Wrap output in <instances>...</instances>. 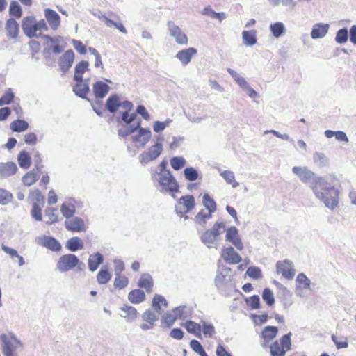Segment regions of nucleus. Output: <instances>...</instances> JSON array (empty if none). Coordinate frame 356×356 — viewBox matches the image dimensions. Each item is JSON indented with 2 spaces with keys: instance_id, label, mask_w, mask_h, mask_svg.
I'll list each match as a JSON object with an SVG mask.
<instances>
[{
  "instance_id": "obj_1",
  "label": "nucleus",
  "mask_w": 356,
  "mask_h": 356,
  "mask_svg": "<svg viewBox=\"0 0 356 356\" xmlns=\"http://www.w3.org/2000/svg\"><path fill=\"white\" fill-rule=\"evenodd\" d=\"M309 187L312 189L316 197L322 201L326 207L333 210L338 206L339 191L329 184L325 179H316L309 185Z\"/></svg>"
},
{
  "instance_id": "obj_2",
  "label": "nucleus",
  "mask_w": 356,
  "mask_h": 356,
  "mask_svg": "<svg viewBox=\"0 0 356 356\" xmlns=\"http://www.w3.org/2000/svg\"><path fill=\"white\" fill-rule=\"evenodd\" d=\"M22 30L29 38H41L44 42V20L38 22L34 17H26L22 20Z\"/></svg>"
},
{
  "instance_id": "obj_3",
  "label": "nucleus",
  "mask_w": 356,
  "mask_h": 356,
  "mask_svg": "<svg viewBox=\"0 0 356 356\" xmlns=\"http://www.w3.org/2000/svg\"><path fill=\"white\" fill-rule=\"evenodd\" d=\"M225 224L223 222H216L213 226L207 230L202 236V242L209 248H213V244L218 240L219 236L224 232Z\"/></svg>"
},
{
  "instance_id": "obj_4",
  "label": "nucleus",
  "mask_w": 356,
  "mask_h": 356,
  "mask_svg": "<svg viewBox=\"0 0 356 356\" xmlns=\"http://www.w3.org/2000/svg\"><path fill=\"white\" fill-rule=\"evenodd\" d=\"M1 339L3 343V355H15L17 350L22 347L21 341L13 334H2Z\"/></svg>"
},
{
  "instance_id": "obj_5",
  "label": "nucleus",
  "mask_w": 356,
  "mask_h": 356,
  "mask_svg": "<svg viewBox=\"0 0 356 356\" xmlns=\"http://www.w3.org/2000/svg\"><path fill=\"white\" fill-rule=\"evenodd\" d=\"M157 175L156 179L162 188V191L172 193V196L175 197L173 193L179 191V185L175 178L172 176L171 172H163Z\"/></svg>"
},
{
  "instance_id": "obj_6",
  "label": "nucleus",
  "mask_w": 356,
  "mask_h": 356,
  "mask_svg": "<svg viewBox=\"0 0 356 356\" xmlns=\"http://www.w3.org/2000/svg\"><path fill=\"white\" fill-rule=\"evenodd\" d=\"M163 138L157 137V142L149 147L147 152H143L139 155V159L141 164L145 165L150 161L156 160L163 151V144L161 141Z\"/></svg>"
},
{
  "instance_id": "obj_7",
  "label": "nucleus",
  "mask_w": 356,
  "mask_h": 356,
  "mask_svg": "<svg viewBox=\"0 0 356 356\" xmlns=\"http://www.w3.org/2000/svg\"><path fill=\"white\" fill-rule=\"evenodd\" d=\"M167 26L169 35L175 39L178 44L186 45L188 44V37L173 21H168Z\"/></svg>"
},
{
  "instance_id": "obj_8",
  "label": "nucleus",
  "mask_w": 356,
  "mask_h": 356,
  "mask_svg": "<svg viewBox=\"0 0 356 356\" xmlns=\"http://www.w3.org/2000/svg\"><path fill=\"white\" fill-rule=\"evenodd\" d=\"M276 270L278 274H282L287 280H292L295 276L296 270L293 268V264L289 259L278 261L276 263Z\"/></svg>"
},
{
  "instance_id": "obj_9",
  "label": "nucleus",
  "mask_w": 356,
  "mask_h": 356,
  "mask_svg": "<svg viewBox=\"0 0 356 356\" xmlns=\"http://www.w3.org/2000/svg\"><path fill=\"white\" fill-rule=\"evenodd\" d=\"M79 261V260L75 254H65L60 257L57 268L60 272H66L74 268Z\"/></svg>"
},
{
  "instance_id": "obj_10",
  "label": "nucleus",
  "mask_w": 356,
  "mask_h": 356,
  "mask_svg": "<svg viewBox=\"0 0 356 356\" xmlns=\"http://www.w3.org/2000/svg\"><path fill=\"white\" fill-rule=\"evenodd\" d=\"M294 175L299 177L303 183H309V185L318 177H316L315 174L307 167L294 166L292 168Z\"/></svg>"
},
{
  "instance_id": "obj_11",
  "label": "nucleus",
  "mask_w": 356,
  "mask_h": 356,
  "mask_svg": "<svg viewBox=\"0 0 356 356\" xmlns=\"http://www.w3.org/2000/svg\"><path fill=\"white\" fill-rule=\"evenodd\" d=\"M195 207V198L193 195H188L182 196L176 206V211L177 213L182 215L184 213H188Z\"/></svg>"
},
{
  "instance_id": "obj_12",
  "label": "nucleus",
  "mask_w": 356,
  "mask_h": 356,
  "mask_svg": "<svg viewBox=\"0 0 356 356\" xmlns=\"http://www.w3.org/2000/svg\"><path fill=\"white\" fill-rule=\"evenodd\" d=\"M74 53L72 50L70 49L65 52L58 58V65L61 72L65 74L72 66L74 60Z\"/></svg>"
},
{
  "instance_id": "obj_13",
  "label": "nucleus",
  "mask_w": 356,
  "mask_h": 356,
  "mask_svg": "<svg viewBox=\"0 0 356 356\" xmlns=\"http://www.w3.org/2000/svg\"><path fill=\"white\" fill-rule=\"evenodd\" d=\"M76 83L73 87V92L75 95L82 99H87V95L90 92L89 81L90 79L75 81ZM88 101H90L88 99Z\"/></svg>"
},
{
  "instance_id": "obj_14",
  "label": "nucleus",
  "mask_w": 356,
  "mask_h": 356,
  "mask_svg": "<svg viewBox=\"0 0 356 356\" xmlns=\"http://www.w3.org/2000/svg\"><path fill=\"white\" fill-rule=\"evenodd\" d=\"M225 239L227 241L232 243L238 250H242L243 249V244L236 227H231L227 230Z\"/></svg>"
},
{
  "instance_id": "obj_15",
  "label": "nucleus",
  "mask_w": 356,
  "mask_h": 356,
  "mask_svg": "<svg viewBox=\"0 0 356 356\" xmlns=\"http://www.w3.org/2000/svg\"><path fill=\"white\" fill-rule=\"evenodd\" d=\"M222 257L225 261L229 264H236L241 262V257L234 250L232 247L222 249Z\"/></svg>"
},
{
  "instance_id": "obj_16",
  "label": "nucleus",
  "mask_w": 356,
  "mask_h": 356,
  "mask_svg": "<svg viewBox=\"0 0 356 356\" xmlns=\"http://www.w3.org/2000/svg\"><path fill=\"white\" fill-rule=\"evenodd\" d=\"M65 228L72 232H84L86 230L85 223L82 218L74 217L65 221Z\"/></svg>"
},
{
  "instance_id": "obj_17",
  "label": "nucleus",
  "mask_w": 356,
  "mask_h": 356,
  "mask_svg": "<svg viewBox=\"0 0 356 356\" xmlns=\"http://www.w3.org/2000/svg\"><path fill=\"white\" fill-rule=\"evenodd\" d=\"M138 131L137 135L132 136V140L138 143L140 147H144L151 138V131L148 128H141Z\"/></svg>"
},
{
  "instance_id": "obj_18",
  "label": "nucleus",
  "mask_w": 356,
  "mask_h": 356,
  "mask_svg": "<svg viewBox=\"0 0 356 356\" xmlns=\"http://www.w3.org/2000/svg\"><path fill=\"white\" fill-rule=\"evenodd\" d=\"M46 22L52 30L56 31L60 25V15L56 11L46 8Z\"/></svg>"
},
{
  "instance_id": "obj_19",
  "label": "nucleus",
  "mask_w": 356,
  "mask_h": 356,
  "mask_svg": "<svg viewBox=\"0 0 356 356\" xmlns=\"http://www.w3.org/2000/svg\"><path fill=\"white\" fill-rule=\"evenodd\" d=\"M197 51L193 47H189L178 51L175 57L179 59L184 65H188L193 57L197 54Z\"/></svg>"
},
{
  "instance_id": "obj_20",
  "label": "nucleus",
  "mask_w": 356,
  "mask_h": 356,
  "mask_svg": "<svg viewBox=\"0 0 356 356\" xmlns=\"http://www.w3.org/2000/svg\"><path fill=\"white\" fill-rule=\"evenodd\" d=\"M92 90L97 98L102 99L108 93L110 86L102 81H98L94 83Z\"/></svg>"
},
{
  "instance_id": "obj_21",
  "label": "nucleus",
  "mask_w": 356,
  "mask_h": 356,
  "mask_svg": "<svg viewBox=\"0 0 356 356\" xmlns=\"http://www.w3.org/2000/svg\"><path fill=\"white\" fill-rule=\"evenodd\" d=\"M17 171V167L13 162L0 163V178L12 176Z\"/></svg>"
},
{
  "instance_id": "obj_22",
  "label": "nucleus",
  "mask_w": 356,
  "mask_h": 356,
  "mask_svg": "<svg viewBox=\"0 0 356 356\" xmlns=\"http://www.w3.org/2000/svg\"><path fill=\"white\" fill-rule=\"evenodd\" d=\"M329 27L328 24H316L312 30L311 37L313 39L323 38L327 34Z\"/></svg>"
},
{
  "instance_id": "obj_23",
  "label": "nucleus",
  "mask_w": 356,
  "mask_h": 356,
  "mask_svg": "<svg viewBox=\"0 0 356 356\" xmlns=\"http://www.w3.org/2000/svg\"><path fill=\"white\" fill-rule=\"evenodd\" d=\"M6 30L9 38H15L19 33V24L13 18H10L6 22Z\"/></svg>"
},
{
  "instance_id": "obj_24",
  "label": "nucleus",
  "mask_w": 356,
  "mask_h": 356,
  "mask_svg": "<svg viewBox=\"0 0 356 356\" xmlns=\"http://www.w3.org/2000/svg\"><path fill=\"white\" fill-rule=\"evenodd\" d=\"M121 102L120 98L117 95H111L106 100L105 108L111 113L117 111L120 106Z\"/></svg>"
},
{
  "instance_id": "obj_25",
  "label": "nucleus",
  "mask_w": 356,
  "mask_h": 356,
  "mask_svg": "<svg viewBox=\"0 0 356 356\" xmlns=\"http://www.w3.org/2000/svg\"><path fill=\"white\" fill-rule=\"evenodd\" d=\"M89 67V63L86 60H82L78 63L74 67V81H81L83 79V74L88 71Z\"/></svg>"
},
{
  "instance_id": "obj_26",
  "label": "nucleus",
  "mask_w": 356,
  "mask_h": 356,
  "mask_svg": "<svg viewBox=\"0 0 356 356\" xmlns=\"http://www.w3.org/2000/svg\"><path fill=\"white\" fill-rule=\"evenodd\" d=\"M104 257L99 252L91 254L88 259V268L92 272L96 270L99 266L103 263Z\"/></svg>"
},
{
  "instance_id": "obj_27",
  "label": "nucleus",
  "mask_w": 356,
  "mask_h": 356,
  "mask_svg": "<svg viewBox=\"0 0 356 356\" xmlns=\"http://www.w3.org/2000/svg\"><path fill=\"white\" fill-rule=\"evenodd\" d=\"M138 286L143 288L147 293L151 292L153 286V280L152 276L148 273H144L141 275L138 280Z\"/></svg>"
},
{
  "instance_id": "obj_28",
  "label": "nucleus",
  "mask_w": 356,
  "mask_h": 356,
  "mask_svg": "<svg viewBox=\"0 0 356 356\" xmlns=\"http://www.w3.org/2000/svg\"><path fill=\"white\" fill-rule=\"evenodd\" d=\"M66 248L71 252H76L83 248V243L79 237L73 236L67 241Z\"/></svg>"
},
{
  "instance_id": "obj_29",
  "label": "nucleus",
  "mask_w": 356,
  "mask_h": 356,
  "mask_svg": "<svg viewBox=\"0 0 356 356\" xmlns=\"http://www.w3.org/2000/svg\"><path fill=\"white\" fill-rule=\"evenodd\" d=\"M145 298V294L143 290L134 289L128 294L129 300L134 304L142 302Z\"/></svg>"
},
{
  "instance_id": "obj_30",
  "label": "nucleus",
  "mask_w": 356,
  "mask_h": 356,
  "mask_svg": "<svg viewBox=\"0 0 356 356\" xmlns=\"http://www.w3.org/2000/svg\"><path fill=\"white\" fill-rule=\"evenodd\" d=\"M242 39L243 43L247 46H253L257 43L256 31H243L242 32Z\"/></svg>"
},
{
  "instance_id": "obj_31",
  "label": "nucleus",
  "mask_w": 356,
  "mask_h": 356,
  "mask_svg": "<svg viewBox=\"0 0 356 356\" xmlns=\"http://www.w3.org/2000/svg\"><path fill=\"white\" fill-rule=\"evenodd\" d=\"M60 211L67 219L70 218L76 212L75 205L70 202H65L60 207Z\"/></svg>"
},
{
  "instance_id": "obj_32",
  "label": "nucleus",
  "mask_w": 356,
  "mask_h": 356,
  "mask_svg": "<svg viewBox=\"0 0 356 356\" xmlns=\"http://www.w3.org/2000/svg\"><path fill=\"white\" fill-rule=\"evenodd\" d=\"M10 128L14 132H22L29 128V123L25 120L17 119L10 123Z\"/></svg>"
},
{
  "instance_id": "obj_33",
  "label": "nucleus",
  "mask_w": 356,
  "mask_h": 356,
  "mask_svg": "<svg viewBox=\"0 0 356 356\" xmlns=\"http://www.w3.org/2000/svg\"><path fill=\"white\" fill-rule=\"evenodd\" d=\"M111 278V274L109 273L107 266H102L97 275V280L98 283L100 284H106L109 282Z\"/></svg>"
},
{
  "instance_id": "obj_34",
  "label": "nucleus",
  "mask_w": 356,
  "mask_h": 356,
  "mask_svg": "<svg viewBox=\"0 0 356 356\" xmlns=\"http://www.w3.org/2000/svg\"><path fill=\"white\" fill-rule=\"evenodd\" d=\"M270 31L277 38L286 33V28L282 22H278L270 25Z\"/></svg>"
},
{
  "instance_id": "obj_35",
  "label": "nucleus",
  "mask_w": 356,
  "mask_h": 356,
  "mask_svg": "<svg viewBox=\"0 0 356 356\" xmlns=\"http://www.w3.org/2000/svg\"><path fill=\"white\" fill-rule=\"evenodd\" d=\"M17 161H18V163L21 168H28L31 165V156H30L29 154L24 150L21 151L19 153L18 157H17Z\"/></svg>"
},
{
  "instance_id": "obj_36",
  "label": "nucleus",
  "mask_w": 356,
  "mask_h": 356,
  "mask_svg": "<svg viewBox=\"0 0 356 356\" xmlns=\"http://www.w3.org/2000/svg\"><path fill=\"white\" fill-rule=\"evenodd\" d=\"M202 203L204 207L210 211V213H213L216 210V203L215 200L211 198L209 194L205 193L202 197Z\"/></svg>"
},
{
  "instance_id": "obj_37",
  "label": "nucleus",
  "mask_w": 356,
  "mask_h": 356,
  "mask_svg": "<svg viewBox=\"0 0 356 356\" xmlns=\"http://www.w3.org/2000/svg\"><path fill=\"white\" fill-rule=\"evenodd\" d=\"M220 176L228 184H231L232 188H236L239 185L238 182L235 180V176L232 171L225 170L220 173Z\"/></svg>"
},
{
  "instance_id": "obj_38",
  "label": "nucleus",
  "mask_w": 356,
  "mask_h": 356,
  "mask_svg": "<svg viewBox=\"0 0 356 356\" xmlns=\"http://www.w3.org/2000/svg\"><path fill=\"white\" fill-rule=\"evenodd\" d=\"M228 73L232 76V77L235 80V81L238 84V86L242 88H248V83L245 80L243 77H242L238 73L235 72L234 70L231 68H227Z\"/></svg>"
},
{
  "instance_id": "obj_39",
  "label": "nucleus",
  "mask_w": 356,
  "mask_h": 356,
  "mask_svg": "<svg viewBox=\"0 0 356 356\" xmlns=\"http://www.w3.org/2000/svg\"><path fill=\"white\" fill-rule=\"evenodd\" d=\"M161 305L167 307V301L162 296L156 294L152 300V307L156 312H159L161 309Z\"/></svg>"
},
{
  "instance_id": "obj_40",
  "label": "nucleus",
  "mask_w": 356,
  "mask_h": 356,
  "mask_svg": "<svg viewBox=\"0 0 356 356\" xmlns=\"http://www.w3.org/2000/svg\"><path fill=\"white\" fill-rule=\"evenodd\" d=\"M278 330L275 326H270L268 325L264 327L263 330L261 334L263 338L268 340H271L274 339L277 334Z\"/></svg>"
},
{
  "instance_id": "obj_41",
  "label": "nucleus",
  "mask_w": 356,
  "mask_h": 356,
  "mask_svg": "<svg viewBox=\"0 0 356 356\" xmlns=\"http://www.w3.org/2000/svg\"><path fill=\"white\" fill-rule=\"evenodd\" d=\"M121 118H117V122H120V121H122L125 123V124L129 125L133 122L136 117L137 115L136 113H129L128 111L124 112H120Z\"/></svg>"
},
{
  "instance_id": "obj_42",
  "label": "nucleus",
  "mask_w": 356,
  "mask_h": 356,
  "mask_svg": "<svg viewBox=\"0 0 356 356\" xmlns=\"http://www.w3.org/2000/svg\"><path fill=\"white\" fill-rule=\"evenodd\" d=\"M313 159L318 167H325L328 165V159L323 153L316 152L313 155Z\"/></svg>"
},
{
  "instance_id": "obj_43",
  "label": "nucleus",
  "mask_w": 356,
  "mask_h": 356,
  "mask_svg": "<svg viewBox=\"0 0 356 356\" xmlns=\"http://www.w3.org/2000/svg\"><path fill=\"white\" fill-rule=\"evenodd\" d=\"M159 314V311L154 312L150 309H148L143 314L142 318L147 323H154V322L158 319Z\"/></svg>"
},
{
  "instance_id": "obj_44",
  "label": "nucleus",
  "mask_w": 356,
  "mask_h": 356,
  "mask_svg": "<svg viewBox=\"0 0 356 356\" xmlns=\"http://www.w3.org/2000/svg\"><path fill=\"white\" fill-rule=\"evenodd\" d=\"M177 314H175L172 311L168 312L161 318V324L165 327H170L173 325L177 319Z\"/></svg>"
},
{
  "instance_id": "obj_45",
  "label": "nucleus",
  "mask_w": 356,
  "mask_h": 356,
  "mask_svg": "<svg viewBox=\"0 0 356 356\" xmlns=\"http://www.w3.org/2000/svg\"><path fill=\"white\" fill-rule=\"evenodd\" d=\"M186 164V160L182 156H174L170 159V165L175 170H179Z\"/></svg>"
},
{
  "instance_id": "obj_46",
  "label": "nucleus",
  "mask_w": 356,
  "mask_h": 356,
  "mask_svg": "<svg viewBox=\"0 0 356 356\" xmlns=\"http://www.w3.org/2000/svg\"><path fill=\"white\" fill-rule=\"evenodd\" d=\"M46 248L51 251L58 252L61 249V245L58 241L53 237H46Z\"/></svg>"
},
{
  "instance_id": "obj_47",
  "label": "nucleus",
  "mask_w": 356,
  "mask_h": 356,
  "mask_svg": "<svg viewBox=\"0 0 356 356\" xmlns=\"http://www.w3.org/2000/svg\"><path fill=\"white\" fill-rule=\"evenodd\" d=\"M261 296L264 301L268 306H272L275 304L273 292L269 288H265L264 289Z\"/></svg>"
},
{
  "instance_id": "obj_48",
  "label": "nucleus",
  "mask_w": 356,
  "mask_h": 356,
  "mask_svg": "<svg viewBox=\"0 0 356 356\" xmlns=\"http://www.w3.org/2000/svg\"><path fill=\"white\" fill-rule=\"evenodd\" d=\"M46 216L49 218V221L46 222V223L52 224L59 220V212L56 208L46 209Z\"/></svg>"
},
{
  "instance_id": "obj_49",
  "label": "nucleus",
  "mask_w": 356,
  "mask_h": 356,
  "mask_svg": "<svg viewBox=\"0 0 356 356\" xmlns=\"http://www.w3.org/2000/svg\"><path fill=\"white\" fill-rule=\"evenodd\" d=\"M29 199L30 200V202H32V204L33 202H37V204L43 206V195L42 192L38 189H35L31 191Z\"/></svg>"
},
{
  "instance_id": "obj_50",
  "label": "nucleus",
  "mask_w": 356,
  "mask_h": 356,
  "mask_svg": "<svg viewBox=\"0 0 356 356\" xmlns=\"http://www.w3.org/2000/svg\"><path fill=\"white\" fill-rule=\"evenodd\" d=\"M184 174L185 178L190 181H193L198 179L199 174L197 170L193 167H188L184 169Z\"/></svg>"
},
{
  "instance_id": "obj_51",
  "label": "nucleus",
  "mask_w": 356,
  "mask_h": 356,
  "mask_svg": "<svg viewBox=\"0 0 356 356\" xmlns=\"http://www.w3.org/2000/svg\"><path fill=\"white\" fill-rule=\"evenodd\" d=\"M348 39V31L347 28L339 29L336 34L335 41L339 44H343Z\"/></svg>"
},
{
  "instance_id": "obj_52",
  "label": "nucleus",
  "mask_w": 356,
  "mask_h": 356,
  "mask_svg": "<svg viewBox=\"0 0 356 356\" xmlns=\"http://www.w3.org/2000/svg\"><path fill=\"white\" fill-rule=\"evenodd\" d=\"M116 277L114 280V286L119 289L125 288L128 284V279L120 274H115Z\"/></svg>"
},
{
  "instance_id": "obj_53",
  "label": "nucleus",
  "mask_w": 356,
  "mask_h": 356,
  "mask_svg": "<svg viewBox=\"0 0 356 356\" xmlns=\"http://www.w3.org/2000/svg\"><path fill=\"white\" fill-rule=\"evenodd\" d=\"M185 327L189 333L200 334L201 331V326L200 324L195 323L192 321H188L185 323Z\"/></svg>"
},
{
  "instance_id": "obj_54",
  "label": "nucleus",
  "mask_w": 356,
  "mask_h": 356,
  "mask_svg": "<svg viewBox=\"0 0 356 356\" xmlns=\"http://www.w3.org/2000/svg\"><path fill=\"white\" fill-rule=\"evenodd\" d=\"M190 347L194 352L197 353L200 356H208L207 353L204 351L201 343L195 339H193L190 341Z\"/></svg>"
},
{
  "instance_id": "obj_55",
  "label": "nucleus",
  "mask_w": 356,
  "mask_h": 356,
  "mask_svg": "<svg viewBox=\"0 0 356 356\" xmlns=\"http://www.w3.org/2000/svg\"><path fill=\"white\" fill-rule=\"evenodd\" d=\"M213 213L205 212L204 210H201L195 216V220L202 225L206 224L207 220L210 219L212 216Z\"/></svg>"
},
{
  "instance_id": "obj_56",
  "label": "nucleus",
  "mask_w": 356,
  "mask_h": 356,
  "mask_svg": "<svg viewBox=\"0 0 356 356\" xmlns=\"http://www.w3.org/2000/svg\"><path fill=\"white\" fill-rule=\"evenodd\" d=\"M122 310L126 313V316H124L127 318V321H134L137 316V310L132 306H125L122 308Z\"/></svg>"
},
{
  "instance_id": "obj_57",
  "label": "nucleus",
  "mask_w": 356,
  "mask_h": 356,
  "mask_svg": "<svg viewBox=\"0 0 356 356\" xmlns=\"http://www.w3.org/2000/svg\"><path fill=\"white\" fill-rule=\"evenodd\" d=\"M9 13L10 15L19 18L22 16V8L18 2L12 1L9 8Z\"/></svg>"
},
{
  "instance_id": "obj_58",
  "label": "nucleus",
  "mask_w": 356,
  "mask_h": 356,
  "mask_svg": "<svg viewBox=\"0 0 356 356\" xmlns=\"http://www.w3.org/2000/svg\"><path fill=\"white\" fill-rule=\"evenodd\" d=\"M42 205L37 204V202L33 203V207L31 211V216L36 220L41 221L42 220Z\"/></svg>"
},
{
  "instance_id": "obj_59",
  "label": "nucleus",
  "mask_w": 356,
  "mask_h": 356,
  "mask_svg": "<svg viewBox=\"0 0 356 356\" xmlns=\"http://www.w3.org/2000/svg\"><path fill=\"white\" fill-rule=\"evenodd\" d=\"M13 199V194L7 190L0 188V204L6 205Z\"/></svg>"
},
{
  "instance_id": "obj_60",
  "label": "nucleus",
  "mask_w": 356,
  "mask_h": 356,
  "mask_svg": "<svg viewBox=\"0 0 356 356\" xmlns=\"http://www.w3.org/2000/svg\"><path fill=\"white\" fill-rule=\"evenodd\" d=\"M172 122V120L168 119L165 121H155L153 124V130L156 133L163 131Z\"/></svg>"
},
{
  "instance_id": "obj_61",
  "label": "nucleus",
  "mask_w": 356,
  "mask_h": 356,
  "mask_svg": "<svg viewBox=\"0 0 356 356\" xmlns=\"http://www.w3.org/2000/svg\"><path fill=\"white\" fill-rule=\"evenodd\" d=\"M14 97V93L11 89H7L5 94L0 98V106L9 104L13 101Z\"/></svg>"
},
{
  "instance_id": "obj_62",
  "label": "nucleus",
  "mask_w": 356,
  "mask_h": 356,
  "mask_svg": "<svg viewBox=\"0 0 356 356\" xmlns=\"http://www.w3.org/2000/svg\"><path fill=\"white\" fill-rule=\"evenodd\" d=\"M246 274L253 279H260L262 277L261 270L259 268L255 266L249 267L246 271Z\"/></svg>"
},
{
  "instance_id": "obj_63",
  "label": "nucleus",
  "mask_w": 356,
  "mask_h": 356,
  "mask_svg": "<svg viewBox=\"0 0 356 356\" xmlns=\"http://www.w3.org/2000/svg\"><path fill=\"white\" fill-rule=\"evenodd\" d=\"M270 348L271 356H284L286 353L284 349L280 348L277 341L274 342Z\"/></svg>"
},
{
  "instance_id": "obj_64",
  "label": "nucleus",
  "mask_w": 356,
  "mask_h": 356,
  "mask_svg": "<svg viewBox=\"0 0 356 356\" xmlns=\"http://www.w3.org/2000/svg\"><path fill=\"white\" fill-rule=\"evenodd\" d=\"M136 131L131 124L124 126H122L120 129H118V134L121 137H126L129 136L130 134L134 133Z\"/></svg>"
}]
</instances>
